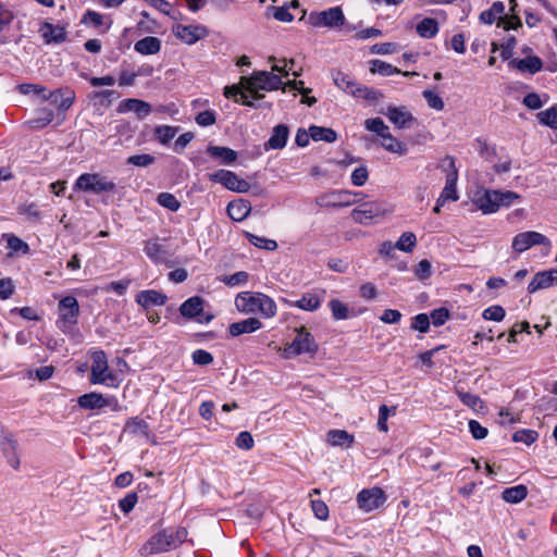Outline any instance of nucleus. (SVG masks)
<instances>
[{"label": "nucleus", "mask_w": 557, "mask_h": 557, "mask_svg": "<svg viewBox=\"0 0 557 557\" xmlns=\"http://www.w3.org/2000/svg\"><path fill=\"white\" fill-rule=\"evenodd\" d=\"M187 536L185 528L176 530H163L154 534L146 544L145 548L149 554H160L168 552L172 547L182 544Z\"/></svg>", "instance_id": "obj_1"}, {"label": "nucleus", "mask_w": 557, "mask_h": 557, "mask_svg": "<svg viewBox=\"0 0 557 557\" xmlns=\"http://www.w3.org/2000/svg\"><path fill=\"white\" fill-rule=\"evenodd\" d=\"M504 11V3L502 1H495L488 10H485L480 14V21L484 24L491 25L498 17L497 26L503 27L505 30L522 27V22L518 15L502 16Z\"/></svg>", "instance_id": "obj_2"}, {"label": "nucleus", "mask_w": 557, "mask_h": 557, "mask_svg": "<svg viewBox=\"0 0 557 557\" xmlns=\"http://www.w3.org/2000/svg\"><path fill=\"white\" fill-rule=\"evenodd\" d=\"M283 86L282 77L273 72L256 71L248 79V90L249 92H253L255 99L263 98L260 90L271 91L280 89Z\"/></svg>", "instance_id": "obj_3"}, {"label": "nucleus", "mask_w": 557, "mask_h": 557, "mask_svg": "<svg viewBox=\"0 0 557 557\" xmlns=\"http://www.w3.org/2000/svg\"><path fill=\"white\" fill-rule=\"evenodd\" d=\"M296 332L295 338L285 348V351L294 356L308 354L313 357L318 351V344L313 335L305 326L296 329Z\"/></svg>", "instance_id": "obj_4"}, {"label": "nucleus", "mask_w": 557, "mask_h": 557, "mask_svg": "<svg viewBox=\"0 0 557 557\" xmlns=\"http://www.w3.org/2000/svg\"><path fill=\"white\" fill-rule=\"evenodd\" d=\"M308 22L314 27L334 28L344 25L345 15L339 7H333L321 12H311Z\"/></svg>", "instance_id": "obj_5"}, {"label": "nucleus", "mask_w": 557, "mask_h": 557, "mask_svg": "<svg viewBox=\"0 0 557 557\" xmlns=\"http://www.w3.org/2000/svg\"><path fill=\"white\" fill-rule=\"evenodd\" d=\"M213 182L222 184L225 188L236 193L251 191L253 195H258L261 188L256 183V176H247L249 180H245L243 176H210Z\"/></svg>", "instance_id": "obj_6"}, {"label": "nucleus", "mask_w": 557, "mask_h": 557, "mask_svg": "<svg viewBox=\"0 0 557 557\" xmlns=\"http://www.w3.org/2000/svg\"><path fill=\"white\" fill-rule=\"evenodd\" d=\"M536 245H542L547 248H550L552 243L545 235L539 232L527 231L518 233L513 237L511 247L516 252L521 253Z\"/></svg>", "instance_id": "obj_7"}, {"label": "nucleus", "mask_w": 557, "mask_h": 557, "mask_svg": "<svg viewBox=\"0 0 557 557\" xmlns=\"http://www.w3.org/2000/svg\"><path fill=\"white\" fill-rule=\"evenodd\" d=\"M60 320L58 321L59 327L63 329L67 325L77 323L79 314V305L74 296L63 297L58 305Z\"/></svg>", "instance_id": "obj_8"}, {"label": "nucleus", "mask_w": 557, "mask_h": 557, "mask_svg": "<svg viewBox=\"0 0 557 557\" xmlns=\"http://www.w3.org/2000/svg\"><path fill=\"white\" fill-rule=\"evenodd\" d=\"M386 502V495L381 487L364 488L357 495L359 508L366 511L377 509Z\"/></svg>", "instance_id": "obj_9"}, {"label": "nucleus", "mask_w": 557, "mask_h": 557, "mask_svg": "<svg viewBox=\"0 0 557 557\" xmlns=\"http://www.w3.org/2000/svg\"><path fill=\"white\" fill-rule=\"evenodd\" d=\"M75 187L99 195L104 191H112L115 185L108 181L107 176H78Z\"/></svg>", "instance_id": "obj_10"}, {"label": "nucleus", "mask_w": 557, "mask_h": 557, "mask_svg": "<svg viewBox=\"0 0 557 557\" xmlns=\"http://www.w3.org/2000/svg\"><path fill=\"white\" fill-rule=\"evenodd\" d=\"M76 95L71 87H61L44 95V101L50 100L60 112H66L75 102Z\"/></svg>", "instance_id": "obj_11"}, {"label": "nucleus", "mask_w": 557, "mask_h": 557, "mask_svg": "<svg viewBox=\"0 0 557 557\" xmlns=\"http://www.w3.org/2000/svg\"><path fill=\"white\" fill-rule=\"evenodd\" d=\"M358 194H354L348 190H333L331 193L321 195L317 198V202L320 206H332V207H343L349 206L354 203L355 197Z\"/></svg>", "instance_id": "obj_12"}, {"label": "nucleus", "mask_w": 557, "mask_h": 557, "mask_svg": "<svg viewBox=\"0 0 557 557\" xmlns=\"http://www.w3.org/2000/svg\"><path fill=\"white\" fill-rule=\"evenodd\" d=\"M205 153L216 165H231L237 160V152L228 147L209 145Z\"/></svg>", "instance_id": "obj_13"}, {"label": "nucleus", "mask_w": 557, "mask_h": 557, "mask_svg": "<svg viewBox=\"0 0 557 557\" xmlns=\"http://www.w3.org/2000/svg\"><path fill=\"white\" fill-rule=\"evenodd\" d=\"M473 203L485 214L496 212L500 208L498 190L484 189L483 191H478L473 198Z\"/></svg>", "instance_id": "obj_14"}, {"label": "nucleus", "mask_w": 557, "mask_h": 557, "mask_svg": "<svg viewBox=\"0 0 557 557\" xmlns=\"http://www.w3.org/2000/svg\"><path fill=\"white\" fill-rule=\"evenodd\" d=\"M173 33L177 38L187 45H194L201 38L206 37L208 30L205 26L200 25H182L177 24L173 28Z\"/></svg>", "instance_id": "obj_15"}, {"label": "nucleus", "mask_w": 557, "mask_h": 557, "mask_svg": "<svg viewBox=\"0 0 557 557\" xmlns=\"http://www.w3.org/2000/svg\"><path fill=\"white\" fill-rule=\"evenodd\" d=\"M206 300L200 296H193L188 299H186L181 306H180V313L182 317L186 319H195L199 323H203L202 315H203V307H205Z\"/></svg>", "instance_id": "obj_16"}, {"label": "nucleus", "mask_w": 557, "mask_h": 557, "mask_svg": "<svg viewBox=\"0 0 557 557\" xmlns=\"http://www.w3.org/2000/svg\"><path fill=\"white\" fill-rule=\"evenodd\" d=\"M144 252L152 262L172 267L170 262L171 253L158 239L147 240L145 243Z\"/></svg>", "instance_id": "obj_17"}, {"label": "nucleus", "mask_w": 557, "mask_h": 557, "mask_svg": "<svg viewBox=\"0 0 557 557\" xmlns=\"http://www.w3.org/2000/svg\"><path fill=\"white\" fill-rule=\"evenodd\" d=\"M39 33L46 45L62 44L67 39L64 26L53 25L47 21L41 23Z\"/></svg>", "instance_id": "obj_18"}, {"label": "nucleus", "mask_w": 557, "mask_h": 557, "mask_svg": "<svg viewBox=\"0 0 557 557\" xmlns=\"http://www.w3.org/2000/svg\"><path fill=\"white\" fill-rule=\"evenodd\" d=\"M0 446L10 466L15 470L18 469L17 441L14 436L11 433H2L0 435Z\"/></svg>", "instance_id": "obj_19"}, {"label": "nucleus", "mask_w": 557, "mask_h": 557, "mask_svg": "<svg viewBox=\"0 0 557 557\" xmlns=\"http://www.w3.org/2000/svg\"><path fill=\"white\" fill-rule=\"evenodd\" d=\"M384 114L388 120L398 128H407L416 121L413 115L405 107H393L386 108Z\"/></svg>", "instance_id": "obj_20"}, {"label": "nucleus", "mask_w": 557, "mask_h": 557, "mask_svg": "<svg viewBox=\"0 0 557 557\" xmlns=\"http://www.w3.org/2000/svg\"><path fill=\"white\" fill-rule=\"evenodd\" d=\"M508 66L533 75L543 69V62L539 57L531 55L523 59H512L509 61Z\"/></svg>", "instance_id": "obj_21"}, {"label": "nucleus", "mask_w": 557, "mask_h": 557, "mask_svg": "<svg viewBox=\"0 0 557 557\" xmlns=\"http://www.w3.org/2000/svg\"><path fill=\"white\" fill-rule=\"evenodd\" d=\"M166 300V295L156 289L140 290L136 295V302L145 309L151 306H163Z\"/></svg>", "instance_id": "obj_22"}, {"label": "nucleus", "mask_w": 557, "mask_h": 557, "mask_svg": "<svg viewBox=\"0 0 557 557\" xmlns=\"http://www.w3.org/2000/svg\"><path fill=\"white\" fill-rule=\"evenodd\" d=\"M131 111L137 113L140 117H144L151 112V106L146 101L133 98L124 99L119 103V113H127Z\"/></svg>", "instance_id": "obj_23"}, {"label": "nucleus", "mask_w": 557, "mask_h": 557, "mask_svg": "<svg viewBox=\"0 0 557 557\" xmlns=\"http://www.w3.org/2000/svg\"><path fill=\"white\" fill-rule=\"evenodd\" d=\"M289 136V128L286 124H278L273 127L272 134L264 144L265 149H283Z\"/></svg>", "instance_id": "obj_24"}, {"label": "nucleus", "mask_w": 557, "mask_h": 557, "mask_svg": "<svg viewBox=\"0 0 557 557\" xmlns=\"http://www.w3.org/2000/svg\"><path fill=\"white\" fill-rule=\"evenodd\" d=\"M321 298L315 293H305L301 298L297 300L284 299V302L289 307H297L305 311H315L321 306Z\"/></svg>", "instance_id": "obj_25"}, {"label": "nucleus", "mask_w": 557, "mask_h": 557, "mask_svg": "<svg viewBox=\"0 0 557 557\" xmlns=\"http://www.w3.org/2000/svg\"><path fill=\"white\" fill-rule=\"evenodd\" d=\"M77 404L83 409H101L110 404V399L99 393H87L78 397Z\"/></svg>", "instance_id": "obj_26"}, {"label": "nucleus", "mask_w": 557, "mask_h": 557, "mask_svg": "<svg viewBox=\"0 0 557 557\" xmlns=\"http://www.w3.org/2000/svg\"><path fill=\"white\" fill-rule=\"evenodd\" d=\"M262 323L257 318H248L238 322L230 324L228 332L232 336L236 337L242 334L253 333L261 329Z\"/></svg>", "instance_id": "obj_27"}, {"label": "nucleus", "mask_w": 557, "mask_h": 557, "mask_svg": "<svg viewBox=\"0 0 557 557\" xmlns=\"http://www.w3.org/2000/svg\"><path fill=\"white\" fill-rule=\"evenodd\" d=\"M557 274V269H550L546 271H540L537 272L533 280L528 285V292L530 294H533L537 292L539 289H545L553 285V278L552 274Z\"/></svg>", "instance_id": "obj_28"}, {"label": "nucleus", "mask_w": 557, "mask_h": 557, "mask_svg": "<svg viewBox=\"0 0 557 557\" xmlns=\"http://www.w3.org/2000/svg\"><path fill=\"white\" fill-rule=\"evenodd\" d=\"M134 49L136 52L144 55L156 54L161 49V40L158 37L147 36L136 41Z\"/></svg>", "instance_id": "obj_29"}, {"label": "nucleus", "mask_w": 557, "mask_h": 557, "mask_svg": "<svg viewBox=\"0 0 557 557\" xmlns=\"http://www.w3.org/2000/svg\"><path fill=\"white\" fill-rule=\"evenodd\" d=\"M258 293L257 294H250V293H242L237 295L235 299L236 308L245 313H252L257 312L258 307Z\"/></svg>", "instance_id": "obj_30"}, {"label": "nucleus", "mask_w": 557, "mask_h": 557, "mask_svg": "<svg viewBox=\"0 0 557 557\" xmlns=\"http://www.w3.org/2000/svg\"><path fill=\"white\" fill-rule=\"evenodd\" d=\"M250 205L248 201L238 200L231 201L227 206V214L233 221H243L250 212Z\"/></svg>", "instance_id": "obj_31"}, {"label": "nucleus", "mask_w": 557, "mask_h": 557, "mask_svg": "<svg viewBox=\"0 0 557 557\" xmlns=\"http://www.w3.org/2000/svg\"><path fill=\"white\" fill-rule=\"evenodd\" d=\"M528 496V487L523 484L507 487L502 492V498L509 504L521 503Z\"/></svg>", "instance_id": "obj_32"}, {"label": "nucleus", "mask_w": 557, "mask_h": 557, "mask_svg": "<svg viewBox=\"0 0 557 557\" xmlns=\"http://www.w3.org/2000/svg\"><path fill=\"white\" fill-rule=\"evenodd\" d=\"M124 431L132 435H141L149 437L150 429L149 424L138 417L129 418L124 426Z\"/></svg>", "instance_id": "obj_33"}, {"label": "nucleus", "mask_w": 557, "mask_h": 557, "mask_svg": "<svg viewBox=\"0 0 557 557\" xmlns=\"http://www.w3.org/2000/svg\"><path fill=\"white\" fill-rule=\"evenodd\" d=\"M327 442L333 446L350 447L354 443V435L345 430H330Z\"/></svg>", "instance_id": "obj_34"}, {"label": "nucleus", "mask_w": 557, "mask_h": 557, "mask_svg": "<svg viewBox=\"0 0 557 557\" xmlns=\"http://www.w3.org/2000/svg\"><path fill=\"white\" fill-rule=\"evenodd\" d=\"M458 176H448L446 185L438 197V205H445L448 201L458 200V194L456 189Z\"/></svg>", "instance_id": "obj_35"}, {"label": "nucleus", "mask_w": 557, "mask_h": 557, "mask_svg": "<svg viewBox=\"0 0 557 557\" xmlns=\"http://www.w3.org/2000/svg\"><path fill=\"white\" fill-rule=\"evenodd\" d=\"M258 307L257 311L265 318H272L276 314V304L274 300L262 293H258Z\"/></svg>", "instance_id": "obj_36"}, {"label": "nucleus", "mask_w": 557, "mask_h": 557, "mask_svg": "<svg viewBox=\"0 0 557 557\" xmlns=\"http://www.w3.org/2000/svg\"><path fill=\"white\" fill-rule=\"evenodd\" d=\"M309 131L311 139L314 141L333 143L337 138L335 131L332 128L312 125L309 127Z\"/></svg>", "instance_id": "obj_37"}, {"label": "nucleus", "mask_w": 557, "mask_h": 557, "mask_svg": "<svg viewBox=\"0 0 557 557\" xmlns=\"http://www.w3.org/2000/svg\"><path fill=\"white\" fill-rule=\"evenodd\" d=\"M417 33L422 38H433L438 33V25L434 18L425 17L417 25Z\"/></svg>", "instance_id": "obj_38"}, {"label": "nucleus", "mask_w": 557, "mask_h": 557, "mask_svg": "<svg viewBox=\"0 0 557 557\" xmlns=\"http://www.w3.org/2000/svg\"><path fill=\"white\" fill-rule=\"evenodd\" d=\"M36 114V117L28 122L34 128H42L49 125L54 119V112L49 108L38 109Z\"/></svg>", "instance_id": "obj_39"}, {"label": "nucleus", "mask_w": 557, "mask_h": 557, "mask_svg": "<svg viewBox=\"0 0 557 557\" xmlns=\"http://www.w3.org/2000/svg\"><path fill=\"white\" fill-rule=\"evenodd\" d=\"M381 145L391 152L398 153V154H405L407 152V147L404 143L396 139L392 134L388 132L386 135H384L381 138Z\"/></svg>", "instance_id": "obj_40"}, {"label": "nucleus", "mask_w": 557, "mask_h": 557, "mask_svg": "<svg viewBox=\"0 0 557 557\" xmlns=\"http://www.w3.org/2000/svg\"><path fill=\"white\" fill-rule=\"evenodd\" d=\"M370 71L374 74H380L382 76H391L394 74L401 73V71L396 66L379 59L370 61Z\"/></svg>", "instance_id": "obj_41"}, {"label": "nucleus", "mask_w": 557, "mask_h": 557, "mask_svg": "<svg viewBox=\"0 0 557 557\" xmlns=\"http://www.w3.org/2000/svg\"><path fill=\"white\" fill-rule=\"evenodd\" d=\"M334 84L345 92L351 95L354 88L356 87L357 82L354 81L349 75L336 71L332 74Z\"/></svg>", "instance_id": "obj_42"}, {"label": "nucleus", "mask_w": 557, "mask_h": 557, "mask_svg": "<svg viewBox=\"0 0 557 557\" xmlns=\"http://www.w3.org/2000/svg\"><path fill=\"white\" fill-rule=\"evenodd\" d=\"M351 96H354L355 98H361L369 101H377L383 97L381 91L371 87L359 85L358 83L356 84V87L354 88Z\"/></svg>", "instance_id": "obj_43"}, {"label": "nucleus", "mask_w": 557, "mask_h": 557, "mask_svg": "<svg viewBox=\"0 0 557 557\" xmlns=\"http://www.w3.org/2000/svg\"><path fill=\"white\" fill-rule=\"evenodd\" d=\"M177 126L159 125L154 128V136L162 145H168L177 134Z\"/></svg>", "instance_id": "obj_44"}, {"label": "nucleus", "mask_w": 557, "mask_h": 557, "mask_svg": "<svg viewBox=\"0 0 557 557\" xmlns=\"http://www.w3.org/2000/svg\"><path fill=\"white\" fill-rule=\"evenodd\" d=\"M539 122L552 129L557 131V107H550L536 114Z\"/></svg>", "instance_id": "obj_45"}, {"label": "nucleus", "mask_w": 557, "mask_h": 557, "mask_svg": "<svg viewBox=\"0 0 557 557\" xmlns=\"http://www.w3.org/2000/svg\"><path fill=\"white\" fill-rule=\"evenodd\" d=\"M329 307H330V309L332 311V315L335 320H347L350 317H352L347 305H345L344 302H342L338 299H332L329 302Z\"/></svg>", "instance_id": "obj_46"}, {"label": "nucleus", "mask_w": 557, "mask_h": 557, "mask_svg": "<svg viewBox=\"0 0 557 557\" xmlns=\"http://www.w3.org/2000/svg\"><path fill=\"white\" fill-rule=\"evenodd\" d=\"M112 97H119L116 95L115 90H112V89L92 91L88 95V98L91 101H94L95 104L104 106V107H109L111 104Z\"/></svg>", "instance_id": "obj_47"}, {"label": "nucleus", "mask_w": 557, "mask_h": 557, "mask_svg": "<svg viewBox=\"0 0 557 557\" xmlns=\"http://www.w3.org/2000/svg\"><path fill=\"white\" fill-rule=\"evenodd\" d=\"M246 238L251 245L258 248H263L269 251H273L277 248V243L274 239L261 237L251 233H246Z\"/></svg>", "instance_id": "obj_48"}, {"label": "nucleus", "mask_w": 557, "mask_h": 557, "mask_svg": "<svg viewBox=\"0 0 557 557\" xmlns=\"http://www.w3.org/2000/svg\"><path fill=\"white\" fill-rule=\"evenodd\" d=\"M539 438V433L535 430L522 429L512 434V442L524 443L525 445L533 444Z\"/></svg>", "instance_id": "obj_49"}, {"label": "nucleus", "mask_w": 557, "mask_h": 557, "mask_svg": "<svg viewBox=\"0 0 557 557\" xmlns=\"http://www.w3.org/2000/svg\"><path fill=\"white\" fill-rule=\"evenodd\" d=\"M417 244V237L411 232L403 233L399 239L397 240L396 248L398 250L405 251V252H411L412 249L416 247Z\"/></svg>", "instance_id": "obj_50"}, {"label": "nucleus", "mask_w": 557, "mask_h": 557, "mask_svg": "<svg viewBox=\"0 0 557 557\" xmlns=\"http://www.w3.org/2000/svg\"><path fill=\"white\" fill-rule=\"evenodd\" d=\"M158 203L169 209L170 211L176 212L181 208V202L176 199L173 194L170 193H161L157 197Z\"/></svg>", "instance_id": "obj_51"}, {"label": "nucleus", "mask_w": 557, "mask_h": 557, "mask_svg": "<svg viewBox=\"0 0 557 557\" xmlns=\"http://www.w3.org/2000/svg\"><path fill=\"white\" fill-rule=\"evenodd\" d=\"M108 366H91L90 382L92 384H104L108 380H112L113 375L108 373L104 375Z\"/></svg>", "instance_id": "obj_52"}, {"label": "nucleus", "mask_w": 557, "mask_h": 557, "mask_svg": "<svg viewBox=\"0 0 557 557\" xmlns=\"http://www.w3.org/2000/svg\"><path fill=\"white\" fill-rule=\"evenodd\" d=\"M364 125L368 131L376 133L381 138L388 133V126L381 117L368 119Z\"/></svg>", "instance_id": "obj_53"}, {"label": "nucleus", "mask_w": 557, "mask_h": 557, "mask_svg": "<svg viewBox=\"0 0 557 557\" xmlns=\"http://www.w3.org/2000/svg\"><path fill=\"white\" fill-rule=\"evenodd\" d=\"M16 89L22 95L39 96V97H41L42 100H44V95L47 94L46 87L42 85H39V84L23 83V84L17 85Z\"/></svg>", "instance_id": "obj_54"}, {"label": "nucleus", "mask_w": 557, "mask_h": 557, "mask_svg": "<svg viewBox=\"0 0 557 557\" xmlns=\"http://www.w3.org/2000/svg\"><path fill=\"white\" fill-rule=\"evenodd\" d=\"M505 315H506L505 309L499 305L491 306V307L486 308L482 313L483 319L490 320V321H495V322L503 321Z\"/></svg>", "instance_id": "obj_55"}, {"label": "nucleus", "mask_w": 557, "mask_h": 557, "mask_svg": "<svg viewBox=\"0 0 557 557\" xmlns=\"http://www.w3.org/2000/svg\"><path fill=\"white\" fill-rule=\"evenodd\" d=\"M395 412H396V407L389 408L386 405H382L379 408V419H377V429H379V431H381V432H387L388 431L387 419H388L391 413L395 414Z\"/></svg>", "instance_id": "obj_56"}, {"label": "nucleus", "mask_w": 557, "mask_h": 557, "mask_svg": "<svg viewBox=\"0 0 557 557\" xmlns=\"http://www.w3.org/2000/svg\"><path fill=\"white\" fill-rule=\"evenodd\" d=\"M430 321L434 326H442L446 323V321L450 318V312L447 308L441 307L431 311Z\"/></svg>", "instance_id": "obj_57"}, {"label": "nucleus", "mask_w": 557, "mask_h": 557, "mask_svg": "<svg viewBox=\"0 0 557 557\" xmlns=\"http://www.w3.org/2000/svg\"><path fill=\"white\" fill-rule=\"evenodd\" d=\"M195 122L201 127H208L216 122V112L214 110H205L195 116Z\"/></svg>", "instance_id": "obj_58"}, {"label": "nucleus", "mask_w": 557, "mask_h": 557, "mask_svg": "<svg viewBox=\"0 0 557 557\" xmlns=\"http://www.w3.org/2000/svg\"><path fill=\"white\" fill-rule=\"evenodd\" d=\"M430 318L426 313H419L411 319V329L420 333H426L430 329Z\"/></svg>", "instance_id": "obj_59"}, {"label": "nucleus", "mask_w": 557, "mask_h": 557, "mask_svg": "<svg viewBox=\"0 0 557 557\" xmlns=\"http://www.w3.org/2000/svg\"><path fill=\"white\" fill-rule=\"evenodd\" d=\"M138 495L136 492H129L127 493L123 498L119 500V507L120 509L125 513H129L135 505L137 504Z\"/></svg>", "instance_id": "obj_60"}, {"label": "nucleus", "mask_w": 557, "mask_h": 557, "mask_svg": "<svg viewBox=\"0 0 557 557\" xmlns=\"http://www.w3.org/2000/svg\"><path fill=\"white\" fill-rule=\"evenodd\" d=\"M476 150L485 160L493 162L496 157V148L490 146L486 140L476 139Z\"/></svg>", "instance_id": "obj_61"}, {"label": "nucleus", "mask_w": 557, "mask_h": 557, "mask_svg": "<svg viewBox=\"0 0 557 557\" xmlns=\"http://www.w3.org/2000/svg\"><path fill=\"white\" fill-rule=\"evenodd\" d=\"M423 98L425 99L428 106L434 110L441 111L444 109V101L443 99L432 90H424L422 92Z\"/></svg>", "instance_id": "obj_62"}, {"label": "nucleus", "mask_w": 557, "mask_h": 557, "mask_svg": "<svg viewBox=\"0 0 557 557\" xmlns=\"http://www.w3.org/2000/svg\"><path fill=\"white\" fill-rule=\"evenodd\" d=\"M414 274L420 281H424L432 275V265L428 259L419 261L414 269Z\"/></svg>", "instance_id": "obj_63"}, {"label": "nucleus", "mask_w": 557, "mask_h": 557, "mask_svg": "<svg viewBox=\"0 0 557 557\" xmlns=\"http://www.w3.org/2000/svg\"><path fill=\"white\" fill-rule=\"evenodd\" d=\"M193 362L197 366H208L213 362L211 352L205 349H197L191 355Z\"/></svg>", "instance_id": "obj_64"}]
</instances>
